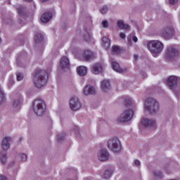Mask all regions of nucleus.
Wrapping results in <instances>:
<instances>
[{"mask_svg": "<svg viewBox=\"0 0 180 180\" xmlns=\"http://www.w3.org/2000/svg\"><path fill=\"white\" fill-rule=\"evenodd\" d=\"M117 26L120 29H123V27L124 26V21H123V20H118L117 21Z\"/></svg>", "mask_w": 180, "mask_h": 180, "instance_id": "32", "label": "nucleus"}, {"mask_svg": "<svg viewBox=\"0 0 180 180\" xmlns=\"http://www.w3.org/2000/svg\"><path fill=\"white\" fill-rule=\"evenodd\" d=\"M169 4L171 5H175V4H178V0H169Z\"/></svg>", "mask_w": 180, "mask_h": 180, "instance_id": "44", "label": "nucleus"}, {"mask_svg": "<svg viewBox=\"0 0 180 180\" xmlns=\"http://www.w3.org/2000/svg\"><path fill=\"white\" fill-rule=\"evenodd\" d=\"M96 58V54L89 49L84 50L82 53V58L84 61H91Z\"/></svg>", "mask_w": 180, "mask_h": 180, "instance_id": "11", "label": "nucleus"}, {"mask_svg": "<svg viewBox=\"0 0 180 180\" xmlns=\"http://www.w3.org/2000/svg\"><path fill=\"white\" fill-rule=\"evenodd\" d=\"M101 25H102V27H104V28L109 27V22H108V20H103L101 22Z\"/></svg>", "mask_w": 180, "mask_h": 180, "instance_id": "38", "label": "nucleus"}, {"mask_svg": "<svg viewBox=\"0 0 180 180\" xmlns=\"http://www.w3.org/2000/svg\"><path fill=\"white\" fill-rule=\"evenodd\" d=\"M19 158L20 159V161L26 162V161H27V155L25 153H21L19 155Z\"/></svg>", "mask_w": 180, "mask_h": 180, "instance_id": "31", "label": "nucleus"}, {"mask_svg": "<svg viewBox=\"0 0 180 180\" xmlns=\"http://www.w3.org/2000/svg\"><path fill=\"white\" fill-rule=\"evenodd\" d=\"M120 39H122V40H125L126 39V34L123 33V32H120Z\"/></svg>", "mask_w": 180, "mask_h": 180, "instance_id": "40", "label": "nucleus"}, {"mask_svg": "<svg viewBox=\"0 0 180 180\" xmlns=\"http://www.w3.org/2000/svg\"><path fill=\"white\" fill-rule=\"evenodd\" d=\"M77 72L79 77H85L88 74V68L79 66L77 68Z\"/></svg>", "mask_w": 180, "mask_h": 180, "instance_id": "22", "label": "nucleus"}, {"mask_svg": "<svg viewBox=\"0 0 180 180\" xmlns=\"http://www.w3.org/2000/svg\"><path fill=\"white\" fill-rule=\"evenodd\" d=\"M175 34V30L172 27H167L162 32V36L164 39H171Z\"/></svg>", "mask_w": 180, "mask_h": 180, "instance_id": "14", "label": "nucleus"}, {"mask_svg": "<svg viewBox=\"0 0 180 180\" xmlns=\"http://www.w3.org/2000/svg\"><path fill=\"white\" fill-rule=\"evenodd\" d=\"M53 14L51 12H46L41 16V22L42 23H47L51 20Z\"/></svg>", "mask_w": 180, "mask_h": 180, "instance_id": "20", "label": "nucleus"}, {"mask_svg": "<svg viewBox=\"0 0 180 180\" xmlns=\"http://www.w3.org/2000/svg\"><path fill=\"white\" fill-rule=\"evenodd\" d=\"M25 2H28V3H30V2H33V0H24Z\"/></svg>", "mask_w": 180, "mask_h": 180, "instance_id": "48", "label": "nucleus"}, {"mask_svg": "<svg viewBox=\"0 0 180 180\" xmlns=\"http://www.w3.org/2000/svg\"><path fill=\"white\" fill-rule=\"evenodd\" d=\"M178 56H179V51L175 49V47L169 46L167 48L165 56L166 58L171 60L174 58V57H178Z\"/></svg>", "mask_w": 180, "mask_h": 180, "instance_id": "10", "label": "nucleus"}, {"mask_svg": "<svg viewBox=\"0 0 180 180\" xmlns=\"http://www.w3.org/2000/svg\"><path fill=\"white\" fill-rule=\"evenodd\" d=\"M147 47L153 57H158L164 50V44L158 40H153L148 43Z\"/></svg>", "mask_w": 180, "mask_h": 180, "instance_id": "4", "label": "nucleus"}, {"mask_svg": "<svg viewBox=\"0 0 180 180\" xmlns=\"http://www.w3.org/2000/svg\"><path fill=\"white\" fill-rule=\"evenodd\" d=\"M110 155H109V151H108L107 148H101L97 153V158L98 161L101 162H105V161H108Z\"/></svg>", "mask_w": 180, "mask_h": 180, "instance_id": "8", "label": "nucleus"}, {"mask_svg": "<svg viewBox=\"0 0 180 180\" xmlns=\"http://www.w3.org/2000/svg\"><path fill=\"white\" fill-rule=\"evenodd\" d=\"M17 81H22L24 78L23 73L18 72L16 74Z\"/></svg>", "mask_w": 180, "mask_h": 180, "instance_id": "37", "label": "nucleus"}, {"mask_svg": "<svg viewBox=\"0 0 180 180\" xmlns=\"http://www.w3.org/2000/svg\"><path fill=\"white\" fill-rule=\"evenodd\" d=\"M22 96H17L14 99L13 103V108H20V105H22Z\"/></svg>", "mask_w": 180, "mask_h": 180, "instance_id": "24", "label": "nucleus"}, {"mask_svg": "<svg viewBox=\"0 0 180 180\" xmlns=\"http://www.w3.org/2000/svg\"><path fill=\"white\" fill-rule=\"evenodd\" d=\"M5 101V94L2 91V89L0 88V105Z\"/></svg>", "mask_w": 180, "mask_h": 180, "instance_id": "33", "label": "nucleus"}, {"mask_svg": "<svg viewBox=\"0 0 180 180\" xmlns=\"http://www.w3.org/2000/svg\"><path fill=\"white\" fill-rule=\"evenodd\" d=\"M122 29L123 30H130V25L128 24H124V27Z\"/></svg>", "mask_w": 180, "mask_h": 180, "instance_id": "39", "label": "nucleus"}, {"mask_svg": "<svg viewBox=\"0 0 180 180\" xmlns=\"http://www.w3.org/2000/svg\"><path fill=\"white\" fill-rule=\"evenodd\" d=\"M107 146L113 153H120L122 151V143L117 137L110 138L108 141Z\"/></svg>", "mask_w": 180, "mask_h": 180, "instance_id": "5", "label": "nucleus"}, {"mask_svg": "<svg viewBox=\"0 0 180 180\" xmlns=\"http://www.w3.org/2000/svg\"><path fill=\"white\" fill-rule=\"evenodd\" d=\"M141 162H140V160H134V165L136 166V167H140V165H141Z\"/></svg>", "mask_w": 180, "mask_h": 180, "instance_id": "43", "label": "nucleus"}, {"mask_svg": "<svg viewBox=\"0 0 180 180\" xmlns=\"http://www.w3.org/2000/svg\"><path fill=\"white\" fill-rule=\"evenodd\" d=\"M112 54H119V53H120V49L119 48V46H114L112 48Z\"/></svg>", "mask_w": 180, "mask_h": 180, "instance_id": "36", "label": "nucleus"}, {"mask_svg": "<svg viewBox=\"0 0 180 180\" xmlns=\"http://www.w3.org/2000/svg\"><path fill=\"white\" fill-rule=\"evenodd\" d=\"M67 180H78V174L77 172H75Z\"/></svg>", "mask_w": 180, "mask_h": 180, "instance_id": "34", "label": "nucleus"}, {"mask_svg": "<svg viewBox=\"0 0 180 180\" xmlns=\"http://www.w3.org/2000/svg\"><path fill=\"white\" fill-rule=\"evenodd\" d=\"M8 161V154L5 151L0 152V162L2 165H6Z\"/></svg>", "mask_w": 180, "mask_h": 180, "instance_id": "23", "label": "nucleus"}, {"mask_svg": "<svg viewBox=\"0 0 180 180\" xmlns=\"http://www.w3.org/2000/svg\"><path fill=\"white\" fill-rule=\"evenodd\" d=\"M177 82H180V77L174 75L169 76L165 80L166 85H167L170 89L175 88Z\"/></svg>", "mask_w": 180, "mask_h": 180, "instance_id": "9", "label": "nucleus"}, {"mask_svg": "<svg viewBox=\"0 0 180 180\" xmlns=\"http://www.w3.org/2000/svg\"><path fill=\"white\" fill-rule=\"evenodd\" d=\"M58 141H63L65 139V134H59L57 135Z\"/></svg>", "mask_w": 180, "mask_h": 180, "instance_id": "35", "label": "nucleus"}, {"mask_svg": "<svg viewBox=\"0 0 180 180\" xmlns=\"http://www.w3.org/2000/svg\"><path fill=\"white\" fill-rule=\"evenodd\" d=\"M49 75L46 70H37L33 77V84L36 88L39 89L44 88L47 85V79Z\"/></svg>", "mask_w": 180, "mask_h": 180, "instance_id": "1", "label": "nucleus"}, {"mask_svg": "<svg viewBox=\"0 0 180 180\" xmlns=\"http://www.w3.org/2000/svg\"><path fill=\"white\" fill-rule=\"evenodd\" d=\"M134 112L131 109H127L119 116L117 119L118 123H127V122H130L131 119H133V115Z\"/></svg>", "mask_w": 180, "mask_h": 180, "instance_id": "6", "label": "nucleus"}, {"mask_svg": "<svg viewBox=\"0 0 180 180\" xmlns=\"http://www.w3.org/2000/svg\"><path fill=\"white\" fill-rule=\"evenodd\" d=\"M101 86L103 92L110 91V82L108 79L103 80Z\"/></svg>", "mask_w": 180, "mask_h": 180, "instance_id": "21", "label": "nucleus"}, {"mask_svg": "<svg viewBox=\"0 0 180 180\" xmlns=\"http://www.w3.org/2000/svg\"><path fill=\"white\" fill-rule=\"evenodd\" d=\"M32 110L37 116L41 117L46 115L47 112V105L46 101L41 98H37L33 101L32 103Z\"/></svg>", "mask_w": 180, "mask_h": 180, "instance_id": "3", "label": "nucleus"}, {"mask_svg": "<svg viewBox=\"0 0 180 180\" xmlns=\"http://www.w3.org/2000/svg\"><path fill=\"white\" fill-rule=\"evenodd\" d=\"M91 71L92 74L95 75H98V74H102L103 71V67L101 63H95L91 66Z\"/></svg>", "mask_w": 180, "mask_h": 180, "instance_id": "18", "label": "nucleus"}, {"mask_svg": "<svg viewBox=\"0 0 180 180\" xmlns=\"http://www.w3.org/2000/svg\"><path fill=\"white\" fill-rule=\"evenodd\" d=\"M41 2H48V1H50V0H40Z\"/></svg>", "mask_w": 180, "mask_h": 180, "instance_id": "50", "label": "nucleus"}, {"mask_svg": "<svg viewBox=\"0 0 180 180\" xmlns=\"http://www.w3.org/2000/svg\"><path fill=\"white\" fill-rule=\"evenodd\" d=\"M11 141H12V138L10 136H5L1 141V149L3 151H8L11 148Z\"/></svg>", "mask_w": 180, "mask_h": 180, "instance_id": "16", "label": "nucleus"}, {"mask_svg": "<svg viewBox=\"0 0 180 180\" xmlns=\"http://www.w3.org/2000/svg\"><path fill=\"white\" fill-rule=\"evenodd\" d=\"M72 133L75 134L76 137H78L79 136V128L77 126L73 127L72 129Z\"/></svg>", "mask_w": 180, "mask_h": 180, "instance_id": "30", "label": "nucleus"}, {"mask_svg": "<svg viewBox=\"0 0 180 180\" xmlns=\"http://www.w3.org/2000/svg\"><path fill=\"white\" fill-rule=\"evenodd\" d=\"M84 37V40L88 41V40H89L91 39V35L89 34L86 33Z\"/></svg>", "mask_w": 180, "mask_h": 180, "instance_id": "42", "label": "nucleus"}, {"mask_svg": "<svg viewBox=\"0 0 180 180\" xmlns=\"http://www.w3.org/2000/svg\"><path fill=\"white\" fill-rule=\"evenodd\" d=\"M13 84H15V81H13V79H11L10 82H9V84L10 85H13Z\"/></svg>", "mask_w": 180, "mask_h": 180, "instance_id": "47", "label": "nucleus"}, {"mask_svg": "<svg viewBox=\"0 0 180 180\" xmlns=\"http://www.w3.org/2000/svg\"><path fill=\"white\" fill-rule=\"evenodd\" d=\"M102 46L104 49H109L110 46V40L106 37H103L102 39Z\"/></svg>", "mask_w": 180, "mask_h": 180, "instance_id": "25", "label": "nucleus"}, {"mask_svg": "<svg viewBox=\"0 0 180 180\" xmlns=\"http://www.w3.org/2000/svg\"><path fill=\"white\" fill-rule=\"evenodd\" d=\"M129 46H131V40H129Z\"/></svg>", "mask_w": 180, "mask_h": 180, "instance_id": "51", "label": "nucleus"}, {"mask_svg": "<svg viewBox=\"0 0 180 180\" xmlns=\"http://www.w3.org/2000/svg\"><path fill=\"white\" fill-rule=\"evenodd\" d=\"M111 65L114 71L116 72H119L120 74H124V72H127L129 71V68H121L120 65L117 63V62L115 61V60H110Z\"/></svg>", "mask_w": 180, "mask_h": 180, "instance_id": "13", "label": "nucleus"}, {"mask_svg": "<svg viewBox=\"0 0 180 180\" xmlns=\"http://www.w3.org/2000/svg\"><path fill=\"white\" fill-rule=\"evenodd\" d=\"M83 94L85 96L95 95L96 94V87L91 84H86L84 88Z\"/></svg>", "mask_w": 180, "mask_h": 180, "instance_id": "15", "label": "nucleus"}, {"mask_svg": "<svg viewBox=\"0 0 180 180\" xmlns=\"http://www.w3.org/2000/svg\"><path fill=\"white\" fill-rule=\"evenodd\" d=\"M0 180H7L5 176H0Z\"/></svg>", "mask_w": 180, "mask_h": 180, "instance_id": "46", "label": "nucleus"}, {"mask_svg": "<svg viewBox=\"0 0 180 180\" xmlns=\"http://www.w3.org/2000/svg\"><path fill=\"white\" fill-rule=\"evenodd\" d=\"M59 67L61 70H63V71L68 70L70 68V59H68L67 56H63L60 58Z\"/></svg>", "mask_w": 180, "mask_h": 180, "instance_id": "17", "label": "nucleus"}, {"mask_svg": "<svg viewBox=\"0 0 180 180\" xmlns=\"http://www.w3.org/2000/svg\"><path fill=\"white\" fill-rule=\"evenodd\" d=\"M153 176L155 179H161V178H162V172L159 170L154 171L153 172Z\"/></svg>", "mask_w": 180, "mask_h": 180, "instance_id": "26", "label": "nucleus"}, {"mask_svg": "<svg viewBox=\"0 0 180 180\" xmlns=\"http://www.w3.org/2000/svg\"><path fill=\"white\" fill-rule=\"evenodd\" d=\"M143 110L150 115H155L160 110V103L157 99L149 97L145 100Z\"/></svg>", "mask_w": 180, "mask_h": 180, "instance_id": "2", "label": "nucleus"}, {"mask_svg": "<svg viewBox=\"0 0 180 180\" xmlns=\"http://www.w3.org/2000/svg\"><path fill=\"white\" fill-rule=\"evenodd\" d=\"M141 124L143 127H154L157 124V121L154 119L143 117L141 121Z\"/></svg>", "mask_w": 180, "mask_h": 180, "instance_id": "12", "label": "nucleus"}, {"mask_svg": "<svg viewBox=\"0 0 180 180\" xmlns=\"http://www.w3.org/2000/svg\"><path fill=\"white\" fill-rule=\"evenodd\" d=\"M132 40L134 41V43H137V41H139V39L136 36L132 37Z\"/></svg>", "mask_w": 180, "mask_h": 180, "instance_id": "45", "label": "nucleus"}, {"mask_svg": "<svg viewBox=\"0 0 180 180\" xmlns=\"http://www.w3.org/2000/svg\"><path fill=\"white\" fill-rule=\"evenodd\" d=\"M69 105L71 110L74 112H77V110H79V109L82 108L81 101H79V98L77 96H73L70 98Z\"/></svg>", "mask_w": 180, "mask_h": 180, "instance_id": "7", "label": "nucleus"}, {"mask_svg": "<svg viewBox=\"0 0 180 180\" xmlns=\"http://www.w3.org/2000/svg\"><path fill=\"white\" fill-rule=\"evenodd\" d=\"M17 10L19 15H24L26 13V8H25L23 6H18L17 7Z\"/></svg>", "mask_w": 180, "mask_h": 180, "instance_id": "28", "label": "nucleus"}, {"mask_svg": "<svg viewBox=\"0 0 180 180\" xmlns=\"http://www.w3.org/2000/svg\"><path fill=\"white\" fill-rule=\"evenodd\" d=\"M127 105H131L133 103V100L128 98L125 101Z\"/></svg>", "mask_w": 180, "mask_h": 180, "instance_id": "41", "label": "nucleus"}, {"mask_svg": "<svg viewBox=\"0 0 180 180\" xmlns=\"http://www.w3.org/2000/svg\"><path fill=\"white\" fill-rule=\"evenodd\" d=\"M134 60H137V58H139V56L137 55H134Z\"/></svg>", "mask_w": 180, "mask_h": 180, "instance_id": "49", "label": "nucleus"}, {"mask_svg": "<svg viewBox=\"0 0 180 180\" xmlns=\"http://www.w3.org/2000/svg\"><path fill=\"white\" fill-rule=\"evenodd\" d=\"M109 11V8H108V6H103L100 8V13L102 15H106L108 13V11Z\"/></svg>", "mask_w": 180, "mask_h": 180, "instance_id": "29", "label": "nucleus"}, {"mask_svg": "<svg viewBox=\"0 0 180 180\" xmlns=\"http://www.w3.org/2000/svg\"><path fill=\"white\" fill-rule=\"evenodd\" d=\"M34 40L36 43H40V41H43V35L41 33H37L34 37Z\"/></svg>", "mask_w": 180, "mask_h": 180, "instance_id": "27", "label": "nucleus"}, {"mask_svg": "<svg viewBox=\"0 0 180 180\" xmlns=\"http://www.w3.org/2000/svg\"><path fill=\"white\" fill-rule=\"evenodd\" d=\"M114 171L115 169L112 167L105 168L103 173V179H109L111 178L112 175H113Z\"/></svg>", "mask_w": 180, "mask_h": 180, "instance_id": "19", "label": "nucleus"}]
</instances>
